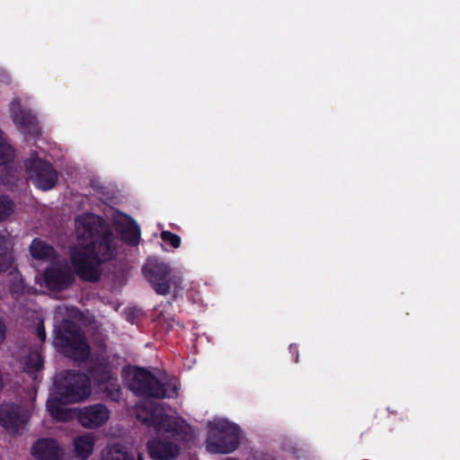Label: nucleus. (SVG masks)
Wrapping results in <instances>:
<instances>
[{
  "instance_id": "1a4fd4ad",
  "label": "nucleus",
  "mask_w": 460,
  "mask_h": 460,
  "mask_svg": "<svg viewBox=\"0 0 460 460\" xmlns=\"http://www.w3.org/2000/svg\"><path fill=\"white\" fill-rule=\"evenodd\" d=\"M30 418L29 411L21 405L0 404V425L11 433H17L23 429Z\"/></svg>"
},
{
  "instance_id": "0eeeda50",
  "label": "nucleus",
  "mask_w": 460,
  "mask_h": 460,
  "mask_svg": "<svg viewBox=\"0 0 460 460\" xmlns=\"http://www.w3.org/2000/svg\"><path fill=\"white\" fill-rule=\"evenodd\" d=\"M24 166L29 178L36 188L49 190L56 186L58 179L57 170L51 163L38 158L36 153L24 161Z\"/></svg>"
},
{
  "instance_id": "aec40b11",
  "label": "nucleus",
  "mask_w": 460,
  "mask_h": 460,
  "mask_svg": "<svg viewBox=\"0 0 460 460\" xmlns=\"http://www.w3.org/2000/svg\"><path fill=\"white\" fill-rule=\"evenodd\" d=\"M95 439L92 435L77 437L74 441L75 452L78 457L85 460L93 454Z\"/></svg>"
},
{
  "instance_id": "b1692460",
  "label": "nucleus",
  "mask_w": 460,
  "mask_h": 460,
  "mask_svg": "<svg viewBox=\"0 0 460 460\" xmlns=\"http://www.w3.org/2000/svg\"><path fill=\"white\" fill-rule=\"evenodd\" d=\"M14 211L13 199L4 194H0V222L5 221Z\"/></svg>"
},
{
  "instance_id": "39448f33",
  "label": "nucleus",
  "mask_w": 460,
  "mask_h": 460,
  "mask_svg": "<svg viewBox=\"0 0 460 460\" xmlns=\"http://www.w3.org/2000/svg\"><path fill=\"white\" fill-rule=\"evenodd\" d=\"M143 273L157 295L167 296L172 292V300H176L181 289V279L172 274L167 263L150 261L143 267Z\"/></svg>"
},
{
  "instance_id": "7ed1b4c3",
  "label": "nucleus",
  "mask_w": 460,
  "mask_h": 460,
  "mask_svg": "<svg viewBox=\"0 0 460 460\" xmlns=\"http://www.w3.org/2000/svg\"><path fill=\"white\" fill-rule=\"evenodd\" d=\"M128 388L137 396L154 399L177 397L179 390L175 382L163 383L149 370L140 367L135 368Z\"/></svg>"
},
{
  "instance_id": "2eb2a0df",
  "label": "nucleus",
  "mask_w": 460,
  "mask_h": 460,
  "mask_svg": "<svg viewBox=\"0 0 460 460\" xmlns=\"http://www.w3.org/2000/svg\"><path fill=\"white\" fill-rule=\"evenodd\" d=\"M13 119L16 127L23 134L37 136L40 134V127L35 115L31 111L19 109L14 111Z\"/></svg>"
},
{
  "instance_id": "4be33fe9",
  "label": "nucleus",
  "mask_w": 460,
  "mask_h": 460,
  "mask_svg": "<svg viewBox=\"0 0 460 460\" xmlns=\"http://www.w3.org/2000/svg\"><path fill=\"white\" fill-rule=\"evenodd\" d=\"M121 239L128 245L136 246L140 240L139 226L133 220L120 230Z\"/></svg>"
},
{
  "instance_id": "20e7f679",
  "label": "nucleus",
  "mask_w": 460,
  "mask_h": 460,
  "mask_svg": "<svg viewBox=\"0 0 460 460\" xmlns=\"http://www.w3.org/2000/svg\"><path fill=\"white\" fill-rule=\"evenodd\" d=\"M91 381L85 373L76 370H66L55 380V393L65 402H79L91 394Z\"/></svg>"
},
{
  "instance_id": "6e6552de",
  "label": "nucleus",
  "mask_w": 460,
  "mask_h": 460,
  "mask_svg": "<svg viewBox=\"0 0 460 460\" xmlns=\"http://www.w3.org/2000/svg\"><path fill=\"white\" fill-rule=\"evenodd\" d=\"M14 157V148L4 137V133L0 129V165L5 166L0 174V181L4 185L17 186L22 178V169L11 164Z\"/></svg>"
},
{
  "instance_id": "f3484780",
  "label": "nucleus",
  "mask_w": 460,
  "mask_h": 460,
  "mask_svg": "<svg viewBox=\"0 0 460 460\" xmlns=\"http://www.w3.org/2000/svg\"><path fill=\"white\" fill-rule=\"evenodd\" d=\"M87 375L97 385L109 383L112 378L111 365L106 359H96L93 361Z\"/></svg>"
},
{
  "instance_id": "f257e3e1",
  "label": "nucleus",
  "mask_w": 460,
  "mask_h": 460,
  "mask_svg": "<svg viewBox=\"0 0 460 460\" xmlns=\"http://www.w3.org/2000/svg\"><path fill=\"white\" fill-rule=\"evenodd\" d=\"M77 235L82 243L71 252L72 266L81 279L97 282L102 277L100 266L116 258L114 233L102 217L87 216L79 221Z\"/></svg>"
},
{
  "instance_id": "f8f14e48",
  "label": "nucleus",
  "mask_w": 460,
  "mask_h": 460,
  "mask_svg": "<svg viewBox=\"0 0 460 460\" xmlns=\"http://www.w3.org/2000/svg\"><path fill=\"white\" fill-rule=\"evenodd\" d=\"M31 454L38 460H63L64 451L55 438H40L31 447Z\"/></svg>"
},
{
  "instance_id": "4468645a",
  "label": "nucleus",
  "mask_w": 460,
  "mask_h": 460,
  "mask_svg": "<svg viewBox=\"0 0 460 460\" xmlns=\"http://www.w3.org/2000/svg\"><path fill=\"white\" fill-rule=\"evenodd\" d=\"M142 421L146 426L154 428L157 432L171 433L176 430L173 427L174 421L172 417L164 412L163 410L151 409L146 412V416Z\"/></svg>"
},
{
  "instance_id": "a878e982",
  "label": "nucleus",
  "mask_w": 460,
  "mask_h": 460,
  "mask_svg": "<svg viewBox=\"0 0 460 460\" xmlns=\"http://www.w3.org/2000/svg\"><path fill=\"white\" fill-rule=\"evenodd\" d=\"M161 239L164 243H170L171 246L175 249L179 248L181 243V237L178 234H173L170 231H162Z\"/></svg>"
},
{
  "instance_id": "412c9836",
  "label": "nucleus",
  "mask_w": 460,
  "mask_h": 460,
  "mask_svg": "<svg viewBox=\"0 0 460 460\" xmlns=\"http://www.w3.org/2000/svg\"><path fill=\"white\" fill-rule=\"evenodd\" d=\"M30 252L36 260H47L53 256L55 251L51 245L35 238L30 246Z\"/></svg>"
},
{
  "instance_id": "dca6fc26",
  "label": "nucleus",
  "mask_w": 460,
  "mask_h": 460,
  "mask_svg": "<svg viewBox=\"0 0 460 460\" xmlns=\"http://www.w3.org/2000/svg\"><path fill=\"white\" fill-rule=\"evenodd\" d=\"M70 402L65 401L58 395H55L47 401V410L49 415L58 421H67L75 418V409L66 408L65 405Z\"/></svg>"
},
{
  "instance_id": "a211bd4d",
  "label": "nucleus",
  "mask_w": 460,
  "mask_h": 460,
  "mask_svg": "<svg viewBox=\"0 0 460 460\" xmlns=\"http://www.w3.org/2000/svg\"><path fill=\"white\" fill-rule=\"evenodd\" d=\"M8 235L7 230L0 231V273L13 275L17 270V268L13 265L14 259L13 253L6 251Z\"/></svg>"
},
{
  "instance_id": "423d86ee",
  "label": "nucleus",
  "mask_w": 460,
  "mask_h": 460,
  "mask_svg": "<svg viewBox=\"0 0 460 460\" xmlns=\"http://www.w3.org/2000/svg\"><path fill=\"white\" fill-rule=\"evenodd\" d=\"M240 428L226 420H220L210 425L206 441L207 450L213 454H229L240 444Z\"/></svg>"
},
{
  "instance_id": "9d476101",
  "label": "nucleus",
  "mask_w": 460,
  "mask_h": 460,
  "mask_svg": "<svg viewBox=\"0 0 460 460\" xmlns=\"http://www.w3.org/2000/svg\"><path fill=\"white\" fill-rule=\"evenodd\" d=\"M86 429H93L103 426L110 419V411L102 403H94L75 408V418Z\"/></svg>"
},
{
  "instance_id": "9b49d317",
  "label": "nucleus",
  "mask_w": 460,
  "mask_h": 460,
  "mask_svg": "<svg viewBox=\"0 0 460 460\" xmlns=\"http://www.w3.org/2000/svg\"><path fill=\"white\" fill-rule=\"evenodd\" d=\"M71 270L58 263H52L44 271V282L49 290L63 291L74 282Z\"/></svg>"
},
{
  "instance_id": "f03ea898",
  "label": "nucleus",
  "mask_w": 460,
  "mask_h": 460,
  "mask_svg": "<svg viewBox=\"0 0 460 460\" xmlns=\"http://www.w3.org/2000/svg\"><path fill=\"white\" fill-rule=\"evenodd\" d=\"M53 343L66 357L75 361H85L90 356L87 343L81 327L74 321L63 319L54 325Z\"/></svg>"
},
{
  "instance_id": "6ab92c4d",
  "label": "nucleus",
  "mask_w": 460,
  "mask_h": 460,
  "mask_svg": "<svg viewBox=\"0 0 460 460\" xmlns=\"http://www.w3.org/2000/svg\"><path fill=\"white\" fill-rule=\"evenodd\" d=\"M102 460H135V456L126 445L113 443L102 450Z\"/></svg>"
},
{
  "instance_id": "ddd939ff",
  "label": "nucleus",
  "mask_w": 460,
  "mask_h": 460,
  "mask_svg": "<svg viewBox=\"0 0 460 460\" xmlns=\"http://www.w3.org/2000/svg\"><path fill=\"white\" fill-rule=\"evenodd\" d=\"M146 447L152 460H170L175 458L179 454V447L176 444L159 438L149 440Z\"/></svg>"
},
{
  "instance_id": "bb28decb",
  "label": "nucleus",
  "mask_w": 460,
  "mask_h": 460,
  "mask_svg": "<svg viewBox=\"0 0 460 460\" xmlns=\"http://www.w3.org/2000/svg\"><path fill=\"white\" fill-rule=\"evenodd\" d=\"M36 334L41 341H45L47 336L43 322L38 323L36 328Z\"/></svg>"
},
{
  "instance_id": "5701e85b",
  "label": "nucleus",
  "mask_w": 460,
  "mask_h": 460,
  "mask_svg": "<svg viewBox=\"0 0 460 460\" xmlns=\"http://www.w3.org/2000/svg\"><path fill=\"white\" fill-rule=\"evenodd\" d=\"M8 276L10 277L8 290L14 298H18L22 294H23L25 288L23 279L18 270H15L13 275Z\"/></svg>"
},
{
  "instance_id": "cd10ccee",
  "label": "nucleus",
  "mask_w": 460,
  "mask_h": 460,
  "mask_svg": "<svg viewBox=\"0 0 460 460\" xmlns=\"http://www.w3.org/2000/svg\"><path fill=\"white\" fill-rule=\"evenodd\" d=\"M289 352L295 357V362H298V347L296 344L289 345Z\"/></svg>"
},
{
  "instance_id": "c85d7f7f",
  "label": "nucleus",
  "mask_w": 460,
  "mask_h": 460,
  "mask_svg": "<svg viewBox=\"0 0 460 460\" xmlns=\"http://www.w3.org/2000/svg\"><path fill=\"white\" fill-rule=\"evenodd\" d=\"M159 321L161 323H165L167 322V328L168 329H172L173 327V323H175V320L174 318H172L170 321L168 319H166L165 317H164L163 314L161 313L160 315H159Z\"/></svg>"
},
{
  "instance_id": "7c9ffc66",
  "label": "nucleus",
  "mask_w": 460,
  "mask_h": 460,
  "mask_svg": "<svg viewBox=\"0 0 460 460\" xmlns=\"http://www.w3.org/2000/svg\"><path fill=\"white\" fill-rule=\"evenodd\" d=\"M137 460H144L143 456L141 455H138Z\"/></svg>"
},
{
  "instance_id": "393cba45",
  "label": "nucleus",
  "mask_w": 460,
  "mask_h": 460,
  "mask_svg": "<svg viewBox=\"0 0 460 460\" xmlns=\"http://www.w3.org/2000/svg\"><path fill=\"white\" fill-rule=\"evenodd\" d=\"M105 392L107 396L113 402H119L121 398V389L117 383L111 382L106 383Z\"/></svg>"
},
{
  "instance_id": "c756f323",
  "label": "nucleus",
  "mask_w": 460,
  "mask_h": 460,
  "mask_svg": "<svg viewBox=\"0 0 460 460\" xmlns=\"http://www.w3.org/2000/svg\"><path fill=\"white\" fill-rule=\"evenodd\" d=\"M5 338V325L4 323L0 319V343L4 341Z\"/></svg>"
}]
</instances>
